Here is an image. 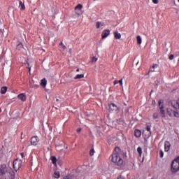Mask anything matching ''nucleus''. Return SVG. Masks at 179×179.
<instances>
[{
	"mask_svg": "<svg viewBox=\"0 0 179 179\" xmlns=\"http://www.w3.org/2000/svg\"><path fill=\"white\" fill-rule=\"evenodd\" d=\"M122 150L120 147H115L113 152L110 160L112 163L117 166L118 167H124V159H122Z\"/></svg>",
	"mask_w": 179,
	"mask_h": 179,
	"instance_id": "1",
	"label": "nucleus"
},
{
	"mask_svg": "<svg viewBox=\"0 0 179 179\" xmlns=\"http://www.w3.org/2000/svg\"><path fill=\"white\" fill-rule=\"evenodd\" d=\"M158 105L162 117L164 118V117H166V110H164V100L159 99L158 101Z\"/></svg>",
	"mask_w": 179,
	"mask_h": 179,
	"instance_id": "2",
	"label": "nucleus"
},
{
	"mask_svg": "<svg viewBox=\"0 0 179 179\" xmlns=\"http://www.w3.org/2000/svg\"><path fill=\"white\" fill-rule=\"evenodd\" d=\"M171 170L173 173H177L179 170V156L175 159L171 164Z\"/></svg>",
	"mask_w": 179,
	"mask_h": 179,
	"instance_id": "3",
	"label": "nucleus"
},
{
	"mask_svg": "<svg viewBox=\"0 0 179 179\" xmlns=\"http://www.w3.org/2000/svg\"><path fill=\"white\" fill-rule=\"evenodd\" d=\"M13 167L15 171H17L22 167V160L15 159L13 163Z\"/></svg>",
	"mask_w": 179,
	"mask_h": 179,
	"instance_id": "4",
	"label": "nucleus"
},
{
	"mask_svg": "<svg viewBox=\"0 0 179 179\" xmlns=\"http://www.w3.org/2000/svg\"><path fill=\"white\" fill-rule=\"evenodd\" d=\"M108 107L109 113H114V111H118V106H117V105H115V103L113 102L108 103Z\"/></svg>",
	"mask_w": 179,
	"mask_h": 179,
	"instance_id": "5",
	"label": "nucleus"
},
{
	"mask_svg": "<svg viewBox=\"0 0 179 179\" xmlns=\"http://www.w3.org/2000/svg\"><path fill=\"white\" fill-rule=\"evenodd\" d=\"M31 145L33 146H37L38 145V142H40V138L37 136H34L31 138Z\"/></svg>",
	"mask_w": 179,
	"mask_h": 179,
	"instance_id": "6",
	"label": "nucleus"
},
{
	"mask_svg": "<svg viewBox=\"0 0 179 179\" xmlns=\"http://www.w3.org/2000/svg\"><path fill=\"white\" fill-rule=\"evenodd\" d=\"M168 114L169 117H176V118H179V113L177 111L171 110V111H168Z\"/></svg>",
	"mask_w": 179,
	"mask_h": 179,
	"instance_id": "7",
	"label": "nucleus"
},
{
	"mask_svg": "<svg viewBox=\"0 0 179 179\" xmlns=\"http://www.w3.org/2000/svg\"><path fill=\"white\" fill-rule=\"evenodd\" d=\"M171 104L172 107L173 108H175V110H178L179 109V102L178 101L172 100L171 101Z\"/></svg>",
	"mask_w": 179,
	"mask_h": 179,
	"instance_id": "8",
	"label": "nucleus"
},
{
	"mask_svg": "<svg viewBox=\"0 0 179 179\" xmlns=\"http://www.w3.org/2000/svg\"><path fill=\"white\" fill-rule=\"evenodd\" d=\"M108 36H110V30L108 29L103 30L101 34L102 38H106V37H108Z\"/></svg>",
	"mask_w": 179,
	"mask_h": 179,
	"instance_id": "9",
	"label": "nucleus"
},
{
	"mask_svg": "<svg viewBox=\"0 0 179 179\" xmlns=\"http://www.w3.org/2000/svg\"><path fill=\"white\" fill-rule=\"evenodd\" d=\"M17 99L21 100V101H26L27 97L26 96V94L22 93L17 95Z\"/></svg>",
	"mask_w": 179,
	"mask_h": 179,
	"instance_id": "10",
	"label": "nucleus"
},
{
	"mask_svg": "<svg viewBox=\"0 0 179 179\" xmlns=\"http://www.w3.org/2000/svg\"><path fill=\"white\" fill-rule=\"evenodd\" d=\"M142 135V131L140 129H136L134 130V136H136V138H141Z\"/></svg>",
	"mask_w": 179,
	"mask_h": 179,
	"instance_id": "11",
	"label": "nucleus"
},
{
	"mask_svg": "<svg viewBox=\"0 0 179 179\" xmlns=\"http://www.w3.org/2000/svg\"><path fill=\"white\" fill-rule=\"evenodd\" d=\"M171 144L169 141H165L164 143V150L165 152H169L170 150V147Z\"/></svg>",
	"mask_w": 179,
	"mask_h": 179,
	"instance_id": "12",
	"label": "nucleus"
},
{
	"mask_svg": "<svg viewBox=\"0 0 179 179\" xmlns=\"http://www.w3.org/2000/svg\"><path fill=\"white\" fill-rule=\"evenodd\" d=\"M104 26V22H96V29H100V27H103Z\"/></svg>",
	"mask_w": 179,
	"mask_h": 179,
	"instance_id": "13",
	"label": "nucleus"
},
{
	"mask_svg": "<svg viewBox=\"0 0 179 179\" xmlns=\"http://www.w3.org/2000/svg\"><path fill=\"white\" fill-rule=\"evenodd\" d=\"M19 7L20 8V10H24V9H26V6H24V3H23L22 1H19Z\"/></svg>",
	"mask_w": 179,
	"mask_h": 179,
	"instance_id": "14",
	"label": "nucleus"
},
{
	"mask_svg": "<svg viewBox=\"0 0 179 179\" xmlns=\"http://www.w3.org/2000/svg\"><path fill=\"white\" fill-rule=\"evenodd\" d=\"M113 34L116 40H120V38H121V34L119 33L118 31L114 32Z\"/></svg>",
	"mask_w": 179,
	"mask_h": 179,
	"instance_id": "15",
	"label": "nucleus"
},
{
	"mask_svg": "<svg viewBox=\"0 0 179 179\" xmlns=\"http://www.w3.org/2000/svg\"><path fill=\"white\" fill-rule=\"evenodd\" d=\"M41 86H43V87L47 86V80L45 78H43L41 80Z\"/></svg>",
	"mask_w": 179,
	"mask_h": 179,
	"instance_id": "16",
	"label": "nucleus"
},
{
	"mask_svg": "<svg viewBox=\"0 0 179 179\" xmlns=\"http://www.w3.org/2000/svg\"><path fill=\"white\" fill-rule=\"evenodd\" d=\"M146 131H148L147 138L150 137V135H152V133L150 132V126L148 125L146 127Z\"/></svg>",
	"mask_w": 179,
	"mask_h": 179,
	"instance_id": "17",
	"label": "nucleus"
},
{
	"mask_svg": "<svg viewBox=\"0 0 179 179\" xmlns=\"http://www.w3.org/2000/svg\"><path fill=\"white\" fill-rule=\"evenodd\" d=\"M23 48H24V46H23V44L22 43H20L16 46V49L18 50H23Z\"/></svg>",
	"mask_w": 179,
	"mask_h": 179,
	"instance_id": "18",
	"label": "nucleus"
},
{
	"mask_svg": "<svg viewBox=\"0 0 179 179\" xmlns=\"http://www.w3.org/2000/svg\"><path fill=\"white\" fill-rule=\"evenodd\" d=\"M8 90V87H3L1 88V94H5L6 93V91Z\"/></svg>",
	"mask_w": 179,
	"mask_h": 179,
	"instance_id": "19",
	"label": "nucleus"
},
{
	"mask_svg": "<svg viewBox=\"0 0 179 179\" xmlns=\"http://www.w3.org/2000/svg\"><path fill=\"white\" fill-rule=\"evenodd\" d=\"M83 78H85V74H78L74 79H83Z\"/></svg>",
	"mask_w": 179,
	"mask_h": 179,
	"instance_id": "20",
	"label": "nucleus"
},
{
	"mask_svg": "<svg viewBox=\"0 0 179 179\" xmlns=\"http://www.w3.org/2000/svg\"><path fill=\"white\" fill-rule=\"evenodd\" d=\"M59 171H55L53 173L54 178H59Z\"/></svg>",
	"mask_w": 179,
	"mask_h": 179,
	"instance_id": "21",
	"label": "nucleus"
},
{
	"mask_svg": "<svg viewBox=\"0 0 179 179\" xmlns=\"http://www.w3.org/2000/svg\"><path fill=\"white\" fill-rule=\"evenodd\" d=\"M51 160H52V164H57V157H55V156H52Z\"/></svg>",
	"mask_w": 179,
	"mask_h": 179,
	"instance_id": "22",
	"label": "nucleus"
},
{
	"mask_svg": "<svg viewBox=\"0 0 179 179\" xmlns=\"http://www.w3.org/2000/svg\"><path fill=\"white\" fill-rule=\"evenodd\" d=\"M136 40L138 44H142V38H141V36H137Z\"/></svg>",
	"mask_w": 179,
	"mask_h": 179,
	"instance_id": "23",
	"label": "nucleus"
},
{
	"mask_svg": "<svg viewBox=\"0 0 179 179\" xmlns=\"http://www.w3.org/2000/svg\"><path fill=\"white\" fill-rule=\"evenodd\" d=\"M159 65L157 64H153L152 66L150 69V72H155V68H157Z\"/></svg>",
	"mask_w": 179,
	"mask_h": 179,
	"instance_id": "24",
	"label": "nucleus"
},
{
	"mask_svg": "<svg viewBox=\"0 0 179 179\" xmlns=\"http://www.w3.org/2000/svg\"><path fill=\"white\" fill-rule=\"evenodd\" d=\"M6 172V170L5 169V168H0V176H3Z\"/></svg>",
	"mask_w": 179,
	"mask_h": 179,
	"instance_id": "25",
	"label": "nucleus"
},
{
	"mask_svg": "<svg viewBox=\"0 0 179 179\" xmlns=\"http://www.w3.org/2000/svg\"><path fill=\"white\" fill-rule=\"evenodd\" d=\"M137 152H138L139 156H142V148L138 147Z\"/></svg>",
	"mask_w": 179,
	"mask_h": 179,
	"instance_id": "26",
	"label": "nucleus"
},
{
	"mask_svg": "<svg viewBox=\"0 0 179 179\" xmlns=\"http://www.w3.org/2000/svg\"><path fill=\"white\" fill-rule=\"evenodd\" d=\"M154 120H157V118H159V113H155L152 115Z\"/></svg>",
	"mask_w": 179,
	"mask_h": 179,
	"instance_id": "27",
	"label": "nucleus"
},
{
	"mask_svg": "<svg viewBox=\"0 0 179 179\" xmlns=\"http://www.w3.org/2000/svg\"><path fill=\"white\" fill-rule=\"evenodd\" d=\"M83 8V6H82V4H78L76 7L75 9H82Z\"/></svg>",
	"mask_w": 179,
	"mask_h": 179,
	"instance_id": "28",
	"label": "nucleus"
},
{
	"mask_svg": "<svg viewBox=\"0 0 179 179\" xmlns=\"http://www.w3.org/2000/svg\"><path fill=\"white\" fill-rule=\"evenodd\" d=\"M59 45H61V46H62V48L63 50H66V46H65V45H64V43L60 42L59 44Z\"/></svg>",
	"mask_w": 179,
	"mask_h": 179,
	"instance_id": "29",
	"label": "nucleus"
},
{
	"mask_svg": "<svg viewBox=\"0 0 179 179\" xmlns=\"http://www.w3.org/2000/svg\"><path fill=\"white\" fill-rule=\"evenodd\" d=\"M94 149H91L90 151V156H94Z\"/></svg>",
	"mask_w": 179,
	"mask_h": 179,
	"instance_id": "30",
	"label": "nucleus"
},
{
	"mask_svg": "<svg viewBox=\"0 0 179 179\" xmlns=\"http://www.w3.org/2000/svg\"><path fill=\"white\" fill-rule=\"evenodd\" d=\"M159 156L162 159V157H164V152H163V150H162L159 151Z\"/></svg>",
	"mask_w": 179,
	"mask_h": 179,
	"instance_id": "31",
	"label": "nucleus"
},
{
	"mask_svg": "<svg viewBox=\"0 0 179 179\" xmlns=\"http://www.w3.org/2000/svg\"><path fill=\"white\" fill-rule=\"evenodd\" d=\"M63 179H72V176L67 175L63 178Z\"/></svg>",
	"mask_w": 179,
	"mask_h": 179,
	"instance_id": "32",
	"label": "nucleus"
},
{
	"mask_svg": "<svg viewBox=\"0 0 179 179\" xmlns=\"http://www.w3.org/2000/svg\"><path fill=\"white\" fill-rule=\"evenodd\" d=\"M92 62H97V58L96 57H93L92 59Z\"/></svg>",
	"mask_w": 179,
	"mask_h": 179,
	"instance_id": "33",
	"label": "nucleus"
},
{
	"mask_svg": "<svg viewBox=\"0 0 179 179\" xmlns=\"http://www.w3.org/2000/svg\"><path fill=\"white\" fill-rule=\"evenodd\" d=\"M120 83V80H115L113 83V85H118V83Z\"/></svg>",
	"mask_w": 179,
	"mask_h": 179,
	"instance_id": "34",
	"label": "nucleus"
},
{
	"mask_svg": "<svg viewBox=\"0 0 179 179\" xmlns=\"http://www.w3.org/2000/svg\"><path fill=\"white\" fill-rule=\"evenodd\" d=\"M152 3L157 4V3H159V0H152Z\"/></svg>",
	"mask_w": 179,
	"mask_h": 179,
	"instance_id": "35",
	"label": "nucleus"
},
{
	"mask_svg": "<svg viewBox=\"0 0 179 179\" xmlns=\"http://www.w3.org/2000/svg\"><path fill=\"white\" fill-rule=\"evenodd\" d=\"M169 59H174V55H171L170 56H169Z\"/></svg>",
	"mask_w": 179,
	"mask_h": 179,
	"instance_id": "36",
	"label": "nucleus"
},
{
	"mask_svg": "<svg viewBox=\"0 0 179 179\" xmlns=\"http://www.w3.org/2000/svg\"><path fill=\"white\" fill-rule=\"evenodd\" d=\"M20 156L22 159H24V152H21Z\"/></svg>",
	"mask_w": 179,
	"mask_h": 179,
	"instance_id": "37",
	"label": "nucleus"
},
{
	"mask_svg": "<svg viewBox=\"0 0 179 179\" xmlns=\"http://www.w3.org/2000/svg\"><path fill=\"white\" fill-rule=\"evenodd\" d=\"M119 83L121 86H122V79L119 80Z\"/></svg>",
	"mask_w": 179,
	"mask_h": 179,
	"instance_id": "38",
	"label": "nucleus"
},
{
	"mask_svg": "<svg viewBox=\"0 0 179 179\" xmlns=\"http://www.w3.org/2000/svg\"><path fill=\"white\" fill-rule=\"evenodd\" d=\"M80 131H82V128H78L77 129V132H80Z\"/></svg>",
	"mask_w": 179,
	"mask_h": 179,
	"instance_id": "39",
	"label": "nucleus"
},
{
	"mask_svg": "<svg viewBox=\"0 0 179 179\" xmlns=\"http://www.w3.org/2000/svg\"><path fill=\"white\" fill-rule=\"evenodd\" d=\"M27 68H29V63H27Z\"/></svg>",
	"mask_w": 179,
	"mask_h": 179,
	"instance_id": "40",
	"label": "nucleus"
},
{
	"mask_svg": "<svg viewBox=\"0 0 179 179\" xmlns=\"http://www.w3.org/2000/svg\"><path fill=\"white\" fill-rule=\"evenodd\" d=\"M28 69H29V72H30L31 69L30 67H28Z\"/></svg>",
	"mask_w": 179,
	"mask_h": 179,
	"instance_id": "41",
	"label": "nucleus"
},
{
	"mask_svg": "<svg viewBox=\"0 0 179 179\" xmlns=\"http://www.w3.org/2000/svg\"><path fill=\"white\" fill-rule=\"evenodd\" d=\"M76 72H79V69H76Z\"/></svg>",
	"mask_w": 179,
	"mask_h": 179,
	"instance_id": "42",
	"label": "nucleus"
},
{
	"mask_svg": "<svg viewBox=\"0 0 179 179\" xmlns=\"http://www.w3.org/2000/svg\"><path fill=\"white\" fill-rule=\"evenodd\" d=\"M56 101H59V100L58 99H57Z\"/></svg>",
	"mask_w": 179,
	"mask_h": 179,
	"instance_id": "43",
	"label": "nucleus"
},
{
	"mask_svg": "<svg viewBox=\"0 0 179 179\" xmlns=\"http://www.w3.org/2000/svg\"><path fill=\"white\" fill-rule=\"evenodd\" d=\"M178 101H179V97H178Z\"/></svg>",
	"mask_w": 179,
	"mask_h": 179,
	"instance_id": "44",
	"label": "nucleus"
},
{
	"mask_svg": "<svg viewBox=\"0 0 179 179\" xmlns=\"http://www.w3.org/2000/svg\"><path fill=\"white\" fill-rule=\"evenodd\" d=\"M178 1L179 2V0H178Z\"/></svg>",
	"mask_w": 179,
	"mask_h": 179,
	"instance_id": "45",
	"label": "nucleus"
}]
</instances>
